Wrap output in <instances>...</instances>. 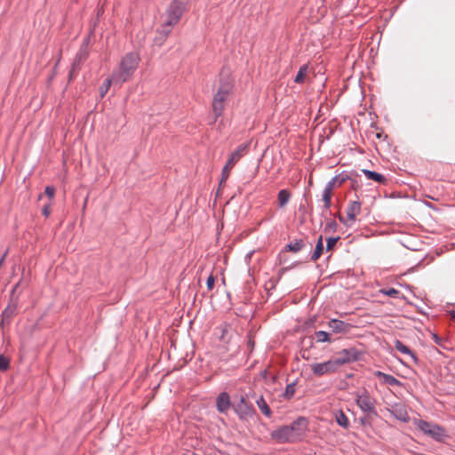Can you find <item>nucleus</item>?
Wrapping results in <instances>:
<instances>
[{
    "mask_svg": "<svg viewBox=\"0 0 455 455\" xmlns=\"http://www.w3.org/2000/svg\"><path fill=\"white\" fill-rule=\"evenodd\" d=\"M323 236L320 235L317 239L315 249L311 256V259L314 261L317 260L323 254Z\"/></svg>",
    "mask_w": 455,
    "mask_h": 455,
    "instance_id": "24",
    "label": "nucleus"
},
{
    "mask_svg": "<svg viewBox=\"0 0 455 455\" xmlns=\"http://www.w3.org/2000/svg\"><path fill=\"white\" fill-rule=\"evenodd\" d=\"M232 168H233V166H231L226 163L225 166L222 169L221 180H220L221 183L226 181L228 179Z\"/></svg>",
    "mask_w": 455,
    "mask_h": 455,
    "instance_id": "33",
    "label": "nucleus"
},
{
    "mask_svg": "<svg viewBox=\"0 0 455 455\" xmlns=\"http://www.w3.org/2000/svg\"><path fill=\"white\" fill-rule=\"evenodd\" d=\"M206 284H207V288L209 291L213 289L214 284H215V277L213 276V275H210L208 276Z\"/></svg>",
    "mask_w": 455,
    "mask_h": 455,
    "instance_id": "38",
    "label": "nucleus"
},
{
    "mask_svg": "<svg viewBox=\"0 0 455 455\" xmlns=\"http://www.w3.org/2000/svg\"><path fill=\"white\" fill-rule=\"evenodd\" d=\"M363 172L364 173L366 178L369 180H372L379 183H385V181H386V178L380 173H378V172H375L372 171H368V170H363Z\"/></svg>",
    "mask_w": 455,
    "mask_h": 455,
    "instance_id": "21",
    "label": "nucleus"
},
{
    "mask_svg": "<svg viewBox=\"0 0 455 455\" xmlns=\"http://www.w3.org/2000/svg\"><path fill=\"white\" fill-rule=\"evenodd\" d=\"M347 220L344 221L346 225L349 226L353 224L356 219V217L361 212V203L358 201L349 202L347 204Z\"/></svg>",
    "mask_w": 455,
    "mask_h": 455,
    "instance_id": "11",
    "label": "nucleus"
},
{
    "mask_svg": "<svg viewBox=\"0 0 455 455\" xmlns=\"http://www.w3.org/2000/svg\"><path fill=\"white\" fill-rule=\"evenodd\" d=\"M307 75H308V66L307 65L301 66L299 68L298 74L296 75V76L294 78V82L297 84L304 83Z\"/></svg>",
    "mask_w": 455,
    "mask_h": 455,
    "instance_id": "23",
    "label": "nucleus"
},
{
    "mask_svg": "<svg viewBox=\"0 0 455 455\" xmlns=\"http://www.w3.org/2000/svg\"><path fill=\"white\" fill-rule=\"evenodd\" d=\"M10 368V359L0 354V371H6Z\"/></svg>",
    "mask_w": 455,
    "mask_h": 455,
    "instance_id": "30",
    "label": "nucleus"
},
{
    "mask_svg": "<svg viewBox=\"0 0 455 455\" xmlns=\"http://www.w3.org/2000/svg\"><path fill=\"white\" fill-rule=\"evenodd\" d=\"M379 293L391 298H398L400 295V291L395 288L380 289Z\"/></svg>",
    "mask_w": 455,
    "mask_h": 455,
    "instance_id": "27",
    "label": "nucleus"
},
{
    "mask_svg": "<svg viewBox=\"0 0 455 455\" xmlns=\"http://www.w3.org/2000/svg\"><path fill=\"white\" fill-rule=\"evenodd\" d=\"M432 337L435 343L440 344V338L436 334L433 333Z\"/></svg>",
    "mask_w": 455,
    "mask_h": 455,
    "instance_id": "41",
    "label": "nucleus"
},
{
    "mask_svg": "<svg viewBox=\"0 0 455 455\" xmlns=\"http://www.w3.org/2000/svg\"><path fill=\"white\" fill-rule=\"evenodd\" d=\"M111 83H112V78L111 77H108L104 81L103 84L99 89L100 97H104L105 96V94L108 92V91L109 90V88L111 86Z\"/></svg>",
    "mask_w": 455,
    "mask_h": 455,
    "instance_id": "29",
    "label": "nucleus"
},
{
    "mask_svg": "<svg viewBox=\"0 0 455 455\" xmlns=\"http://www.w3.org/2000/svg\"><path fill=\"white\" fill-rule=\"evenodd\" d=\"M374 375L380 379V381L383 384H387L389 386H398L402 387L403 384L401 381H399L397 379H395L394 376L384 373L382 371H377L374 372Z\"/></svg>",
    "mask_w": 455,
    "mask_h": 455,
    "instance_id": "15",
    "label": "nucleus"
},
{
    "mask_svg": "<svg viewBox=\"0 0 455 455\" xmlns=\"http://www.w3.org/2000/svg\"><path fill=\"white\" fill-rule=\"evenodd\" d=\"M303 245L304 243L302 240H296L295 242L289 243L286 248L290 251L298 252L303 248Z\"/></svg>",
    "mask_w": 455,
    "mask_h": 455,
    "instance_id": "26",
    "label": "nucleus"
},
{
    "mask_svg": "<svg viewBox=\"0 0 455 455\" xmlns=\"http://www.w3.org/2000/svg\"><path fill=\"white\" fill-rule=\"evenodd\" d=\"M20 300H17L16 296L9 298L6 307L1 314L4 316V321L12 322V318L17 315Z\"/></svg>",
    "mask_w": 455,
    "mask_h": 455,
    "instance_id": "10",
    "label": "nucleus"
},
{
    "mask_svg": "<svg viewBox=\"0 0 455 455\" xmlns=\"http://www.w3.org/2000/svg\"><path fill=\"white\" fill-rule=\"evenodd\" d=\"M344 179H339L338 176L333 177L325 186L323 191L322 201L323 202V207L329 210L331 205V196L333 189L336 187L342 185Z\"/></svg>",
    "mask_w": 455,
    "mask_h": 455,
    "instance_id": "6",
    "label": "nucleus"
},
{
    "mask_svg": "<svg viewBox=\"0 0 455 455\" xmlns=\"http://www.w3.org/2000/svg\"><path fill=\"white\" fill-rule=\"evenodd\" d=\"M11 323V322H6V321H4V316H1V326L4 327V325H9Z\"/></svg>",
    "mask_w": 455,
    "mask_h": 455,
    "instance_id": "42",
    "label": "nucleus"
},
{
    "mask_svg": "<svg viewBox=\"0 0 455 455\" xmlns=\"http://www.w3.org/2000/svg\"><path fill=\"white\" fill-rule=\"evenodd\" d=\"M315 339L317 342H330V335L328 332L323 331H319L315 333Z\"/></svg>",
    "mask_w": 455,
    "mask_h": 455,
    "instance_id": "28",
    "label": "nucleus"
},
{
    "mask_svg": "<svg viewBox=\"0 0 455 455\" xmlns=\"http://www.w3.org/2000/svg\"><path fill=\"white\" fill-rule=\"evenodd\" d=\"M22 283V278H20L19 280V282L17 283L14 284V286L12 287L11 292H10V296L9 298H12V296H16L17 298V300H20V295H21V291H18L19 287L20 286Z\"/></svg>",
    "mask_w": 455,
    "mask_h": 455,
    "instance_id": "32",
    "label": "nucleus"
},
{
    "mask_svg": "<svg viewBox=\"0 0 455 455\" xmlns=\"http://www.w3.org/2000/svg\"><path fill=\"white\" fill-rule=\"evenodd\" d=\"M307 420L299 417L291 425L282 426L271 432V438L278 443H295L301 440L307 431Z\"/></svg>",
    "mask_w": 455,
    "mask_h": 455,
    "instance_id": "1",
    "label": "nucleus"
},
{
    "mask_svg": "<svg viewBox=\"0 0 455 455\" xmlns=\"http://www.w3.org/2000/svg\"><path fill=\"white\" fill-rule=\"evenodd\" d=\"M235 411L242 419L251 417L254 413V410L246 403L243 398L241 399V403L237 405Z\"/></svg>",
    "mask_w": 455,
    "mask_h": 455,
    "instance_id": "16",
    "label": "nucleus"
},
{
    "mask_svg": "<svg viewBox=\"0 0 455 455\" xmlns=\"http://www.w3.org/2000/svg\"><path fill=\"white\" fill-rule=\"evenodd\" d=\"M294 392H295V387L293 384H290L286 387V389H285V393H284V396L286 398H291L294 395Z\"/></svg>",
    "mask_w": 455,
    "mask_h": 455,
    "instance_id": "36",
    "label": "nucleus"
},
{
    "mask_svg": "<svg viewBox=\"0 0 455 455\" xmlns=\"http://www.w3.org/2000/svg\"><path fill=\"white\" fill-rule=\"evenodd\" d=\"M249 148V143H243L240 145L234 152L231 153L229 156L228 160L227 161V164H228L231 166H235V164L247 154Z\"/></svg>",
    "mask_w": 455,
    "mask_h": 455,
    "instance_id": "13",
    "label": "nucleus"
},
{
    "mask_svg": "<svg viewBox=\"0 0 455 455\" xmlns=\"http://www.w3.org/2000/svg\"><path fill=\"white\" fill-rule=\"evenodd\" d=\"M291 194L288 189H282L277 194V204L278 206L283 209L284 208L291 199Z\"/></svg>",
    "mask_w": 455,
    "mask_h": 455,
    "instance_id": "19",
    "label": "nucleus"
},
{
    "mask_svg": "<svg viewBox=\"0 0 455 455\" xmlns=\"http://www.w3.org/2000/svg\"><path fill=\"white\" fill-rule=\"evenodd\" d=\"M187 8L185 0H173L167 7L164 15V21L158 32L165 39L172 32L173 27L179 23Z\"/></svg>",
    "mask_w": 455,
    "mask_h": 455,
    "instance_id": "3",
    "label": "nucleus"
},
{
    "mask_svg": "<svg viewBox=\"0 0 455 455\" xmlns=\"http://www.w3.org/2000/svg\"><path fill=\"white\" fill-rule=\"evenodd\" d=\"M329 328L335 333H347L350 330V324L338 319H332L328 323Z\"/></svg>",
    "mask_w": 455,
    "mask_h": 455,
    "instance_id": "14",
    "label": "nucleus"
},
{
    "mask_svg": "<svg viewBox=\"0 0 455 455\" xmlns=\"http://www.w3.org/2000/svg\"><path fill=\"white\" fill-rule=\"evenodd\" d=\"M336 363H337L332 362V360L330 359L323 363H312L310 365V369L315 376H323L324 374L335 372L337 371L335 367Z\"/></svg>",
    "mask_w": 455,
    "mask_h": 455,
    "instance_id": "8",
    "label": "nucleus"
},
{
    "mask_svg": "<svg viewBox=\"0 0 455 455\" xmlns=\"http://www.w3.org/2000/svg\"><path fill=\"white\" fill-rule=\"evenodd\" d=\"M256 403L259 407V409L260 410V411L267 417H270L271 414H272V411L269 408V406L267 405V402L265 401V399L263 398V396H260L257 399L256 401Z\"/></svg>",
    "mask_w": 455,
    "mask_h": 455,
    "instance_id": "22",
    "label": "nucleus"
},
{
    "mask_svg": "<svg viewBox=\"0 0 455 455\" xmlns=\"http://www.w3.org/2000/svg\"><path fill=\"white\" fill-rule=\"evenodd\" d=\"M335 419L336 422L345 429L348 428L350 426L348 418L342 411H339L335 413Z\"/></svg>",
    "mask_w": 455,
    "mask_h": 455,
    "instance_id": "20",
    "label": "nucleus"
},
{
    "mask_svg": "<svg viewBox=\"0 0 455 455\" xmlns=\"http://www.w3.org/2000/svg\"><path fill=\"white\" fill-rule=\"evenodd\" d=\"M355 402L358 407L364 412H373L375 411V400L366 392L357 393Z\"/></svg>",
    "mask_w": 455,
    "mask_h": 455,
    "instance_id": "7",
    "label": "nucleus"
},
{
    "mask_svg": "<svg viewBox=\"0 0 455 455\" xmlns=\"http://www.w3.org/2000/svg\"><path fill=\"white\" fill-rule=\"evenodd\" d=\"M339 237H330L327 239L326 251H331L339 241Z\"/></svg>",
    "mask_w": 455,
    "mask_h": 455,
    "instance_id": "35",
    "label": "nucleus"
},
{
    "mask_svg": "<svg viewBox=\"0 0 455 455\" xmlns=\"http://www.w3.org/2000/svg\"><path fill=\"white\" fill-rule=\"evenodd\" d=\"M22 283V278H20L19 280V282L17 283L14 284V286L12 287L11 292H10V296L9 298H12V296H16L17 298V300H20V295H21V291H18L19 287L20 286Z\"/></svg>",
    "mask_w": 455,
    "mask_h": 455,
    "instance_id": "31",
    "label": "nucleus"
},
{
    "mask_svg": "<svg viewBox=\"0 0 455 455\" xmlns=\"http://www.w3.org/2000/svg\"><path fill=\"white\" fill-rule=\"evenodd\" d=\"M8 251H6L4 255L2 256V258L0 259V268L2 267L4 262V259H5V257L7 255Z\"/></svg>",
    "mask_w": 455,
    "mask_h": 455,
    "instance_id": "40",
    "label": "nucleus"
},
{
    "mask_svg": "<svg viewBox=\"0 0 455 455\" xmlns=\"http://www.w3.org/2000/svg\"><path fill=\"white\" fill-rule=\"evenodd\" d=\"M81 67H76L75 64L72 63L71 68L68 73V80L72 81L80 72Z\"/></svg>",
    "mask_w": 455,
    "mask_h": 455,
    "instance_id": "34",
    "label": "nucleus"
},
{
    "mask_svg": "<svg viewBox=\"0 0 455 455\" xmlns=\"http://www.w3.org/2000/svg\"><path fill=\"white\" fill-rule=\"evenodd\" d=\"M140 62V56L135 52L127 53L121 60L116 82H125L133 75Z\"/></svg>",
    "mask_w": 455,
    "mask_h": 455,
    "instance_id": "4",
    "label": "nucleus"
},
{
    "mask_svg": "<svg viewBox=\"0 0 455 455\" xmlns=\"http://www.w3.org/2000/svg\"><path fill=\"white\" fill-rule=\"evenodd\" d=\"M90 40H91L90 39V35H88L83 40V43H82L78 52H76L75 58H74V60L72 62L73 64H75L76 67H81L82 68V65L89 58V54H90V52H89Z\"/></svg>",
    "mask_w": 455,
    "mask_h": 455,
    "instance_id": "9",
    "label": "nucleus"
},
{
    "mask_svg": "<svg viewBox=\"0 0 455 455\" xmlns=\"http://www.w3.org/2000/svg\"><path fill=\"white\" fill-rule=\"evenodd\" d=\"M42 213L44 217L48 218L51 214V204H45L42 209Z\"/></svg>",
    "mask_w": 455,
    "mask_h": 455,
    "instance_id": "39",
    "label": "nucleus"
},
{
    "mask_svg": "<svg viewBox=\"0 0 455 455\" xmlns=\"http://www.w3.org/2000/svg\"><path fill=\"white\" fill-rule=\"evenodd\" d=\"M230 407V398L228 394L221 393L217 398V409L220 412H226Z\"/></svg>",
    "mask_w": 455,
    "mask_h": 455,
    "instance_id": "17",
    "label": "nucleus"
},
{
    "mask_svg": "<svg viewBox=\"0 0 455 455\" xmlns=\"http://www.w3.org/2000/svg\"><path fill=\"white\" fill-rule=\"evenodd\" d=\"M233 90V78L228 70H222L220 74V86L214 94L212 109L215 116L214 121L223 115L225 105Z\"/></svg>",
    "mask_w": 455,
    "mask_h": 455,
    "instance_id": "2",
    "label": "nucleus"
},
{
    "mask_svg": "<svg viewBox=\"0 0 455 455\" xmlns=\"http://www.w3.org/2000/svg\"><path fill=\"white\" fill-rule=\"evenodd\" d=\"M393 413L397 419L403 421H406L409 418L406 410L402 406L395 407V410L393 411Z\"/></svg>",
    "mask_w": 455,
    "mask_h": 455,
    "instance_id": "25",
    "label": "nucleus"
},
{
    "mask_svg": "<svg viewBox=\"0 0 455 455\" xmlns=\"http://www.w3.org/2000/svg\"><path fill=\"white\" fill-rule=\"evenodd\" d=\"M332 362L337 363L335 364L336 369L338 370L339 367L341 365L347 363L351 361L355 360V355L352 351L343 349L342 351L339 352L336 356L331 358Z\"/></svg>",
    "mask_w": 455,
    "mask_h": 455,
    "instance_id": "12",
    "label": "nucleus"
},
{
    "mask_svg": "<svg viewBox=\"0 0 455 455\" xmlns=\"http://www.w3.org/2000/svg\"><path fill=\"white\" fill-rule=\"evenodd\" d=\"M395 347L401 353L409 355L415 363H418L419 360H418V357L416 356V355L407 346H405L402 341L395 340Z\"/></svg>",
    "mask_w": 455,
    "mask_h": 455,
    "instance_id": "18",
    "label": "nucleus"
},
{
    "mask_svg": "<svg viewBox=\"0 0 455 455\" xmlns=\"http://www.w3.org/2000/svg\"><path fill=\"white\" fill-rule=\"evenodd\" d=\"M417 426L425 435H429L435 441L443 442L446 437H448L446 430L439 425L425 420H419L417 423Z\"/></svg>",
    "mask_w": 455,
    "mask_h": 455,
    "instance_id": "5",
    "label": "nucleus"
},
{
    "mask_svg": "<svg viewBox=\"0 0 455 455\" xmlns=\"http://www.w3.org/2000/svg\"><path fill=\"white\" fill-rule=\"evenodd\" d=\"M55 191V188L52 186H47L44 189L45 195L51 199L53 198Z\"/></svg>",
    "mask_w": 455,
    "mask_h": 455,
    "instance_id": "37",
    "label": "nucleus"
}]
</instances>
